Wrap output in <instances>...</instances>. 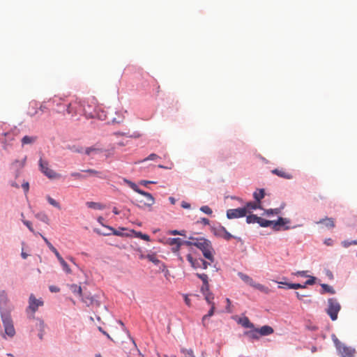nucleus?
I'll return each instance as SVG.
<instances>
[{
    "instance_id": "f257e3e1",
    "label": "nucleus",
    "mask_w": 357,
    "mask_h": 357,
    "mask_svg": "<svg viewBox=\"0 0 357 357\" xmlns=\"http://www.w3.org/2000/svg\"><path fill=\"white\" fill-rule=\"evenodd\" d=\"M64 110H66L67 114L71 116H75L82 113L88 118H93L95 116L93 112H88L86 108L83 107L81 102L77 100L63 105V109H59L57 112L64 114Z\"/></svg>"
},
{
    "instance_id": "f03ea898",
    "label": "nucleus",
    "mask_w": 357,
    "mask_h": 357,
    "mask_svg": "<svg viewBox=\"0 0 357 357\" xmlns=\"http://www.w3.org/2000/svg\"><path fill=\"white\" fill-rule=\"evenodd\" d=\"M195 246L202 252V254L206 259L211 262L214 261V250L210 241L204 238H196V243H195Z\"/></svg>"
},
{
    "instance_id": "7ed1b4c3",
    "label": "nucleus",
    "mask_w": 357,
    "mask_h": 357,
    "mask_svg": "<svg viewBox=\"0 0 357 357\" xmlns=\"http://www.w3.org/2000/svg\"><path fill=\"white\" fill-rule=\"evenodd\" d=\"M1 317L5 334L10 337H13L15 334V330L10 317V313L3 312Z\"/></svg>"
},
{
    "instance_id": "20e7f679",
    "label": "nucleus",
    "mask_w": 357,
    "mask_h": 357,
    "mask_svg": "<svg viewBox=\"0 0 357 357\" xmlns=\"http://www.w3.org/2000/svg\"><path fill=\"white\" fill-rule=\"evenodd\" d=\"M340 309L341 306L335 298H332L328 300L326 312L333 321H335L337 319V314Z\"/></svg>"
},
{
    "instance_id": "39448f33",
    "label": "nucleus",
    "mask_w": 357,
    "mask_h": 357,
    "mask_svg": "<svg viewBox=\"0 0 357 357\" xmlns=\"http://www.w3.org/2000/svg\"><path fill=\"white\" fill-rule=\"evenodd\" d=\"M43 305V301L37 299L33 294H31L29 299V306L26 309V312H31V314L29 316V319H33L35 318L34 313L37 311L38 307Z\"/></svg>"
},
{
    "instance_id": "423d86ee",
    "label": "nucleus",
    "mask_w": 357,
    "mask_h": 357,
    "mask_svg": "<svg viewBox=\"0 0 357 357\" xmlns=\"http://www.w3.org/2000/svg\"><path fill=\"white\" fill-rule=\"evenodd\" d=\"M8 298L7 294L5 291H1L0 292V312L1 314L3 312L10 313L12 310V307L9 304Z\"/></svg>"
},
{
    "instance_id": "0eeeda50",
    "label": "nucleus",
    "mask_w": 357,
    "mask_h": 357,
    "mask_svg": "<svg viewBox=\"0 0 357 357\" xmlns=\"http://www.w3.org/2000/svg\"><path fill=\"white\" fill-rule=\"evenodd\" d=\"M39 166L40 171L48 178H54L56 177V174L54 170L49 167L47 161L43 160L42 158L39 160Z\"/></svg>"
},
{
    "instance_id": "6e6552de",
    "label": "nucleus",
    "mask_w": 357,
    "mask_h": 357,
    "mask_svg": "<svg viewBox=\"0 0 357 357\" xmlns=\"http://www.w3.org/2000/svg\"><path fill=\"white\" fill-rule=\"evenodd\" d=\"M336 345L342 357H357V352L354 349L344 344H337Z\"/></svg>"
},
{
    "instance_id": "1a4fd4ad",
    "label": "nucleus",
    "mask_w": 357,
    "mask_h": 357,
    "mask_svg": "<svg viewBox=\"0 0 357 357\" xmlns=\"http://www.w3.org/2000/svg\"><path fill=\"white\" fill-rule=\"evenodd\" d=\"M213 234L220 238L229 241L234 236L225 229V227L219 225L213 229Z\"/></svg>"
},
{
    "instance_id": "9d476101",
    "label": "nucleus",
    "mask_w": 357,
    "mask_h": 357,
    "mask_svg": "<svg viewBox=\"0 0 357 357\" xmlns=\"http://www.w3.org/2000/svg\"><path fill=\"white\" fill-rule=\"evenodd\" d=\"M246 216V210L243 208L229 209L227 211L228 219L239 218Z\"/></svg>"
},
{
    "instance_id": "9b49d317",
    "label": "nucleus",
    "mask_w": 357,
    "mask_h": 357,
    "mask_svg": "<svg viewBox=\"0 0 357 357\" xmlns=\"http://www.w3.org/2000/svg\"><path fill=\"white\" fill-rule=\"evenodd\" d=\"M166 243L172 246V251L174 253H178L183 244V241L180 238H169Z\"/></svg>"
},
{
    "instance_id": "f8f14e48",
    "label": "nucleus",
    "mask_w": 357,
    "mask_h": 357,
    "mask_svg": "<svg viewBox=\"0 0 357 357\" xmlns=\"http://www.w3.org/2000/svg\"><path fill=\"white\" fill-rule=\"evenodd\" d=\"M109 123H120L123 122L124 119V116L123 113L114 112L113 109H111V112L109 113Z\"/></svg>"
},
{
    "instance_id": "ddd939ff",
    "label": "nucleus",
    "mask_w": 357,
    "mask_h": 357,
    "mask_svg": "<svg viewBox=\"0 0 357 357\" xmlns=\"http://www.w3.org/2000/svg\"><path fill=\"white\" fill-rule=\"evenodd\" d=\"M271 173L285 179H291L293 178L292 174L287 172L284 168L274 169L271 170Z\"/></svg>"
},
{
    "instance_id": "4468645a",
    "label": "nucleus",
    "mask_w": 357,
    "mask_h": 357,
    "mask_svg": "<svg viewBox=\"0 0 357 357\" xmlns=\"http://www.w3.org/2000/svg\"><path fill=\"white\" fill-rule=\"evenodd\" d=\"M143 193H144V194H141V195L146 197V202H143L142 200H139L138 202L141 204H143L142 206L151 207V206H153L154 204L155 199L153 198L152 195L150 194L149 192H145L143 190Z\"/></svg>"
},
{
    "instance_id": "2eb2a0df",
    "label": "nucleus",
    "mask_w": 357,
    "mask_h": 357,
    "mask_svg": "<svg viewBox=\"0 0 357 357\" xmlns=\"http://www.w3.org/2000/svg\"><path fill=\"white\" fill-rule=\"evenodd\" d=\"M196 275L202 281V286L201 287V291H208L209 288L208 278L205 273H197Z\"/></svg>"
},
{
    "instance_id": "dca6fc26",
    "label": "nucleus",
    "mask_w": 357,
    "mask_h": 357,
    "mask_svg": "<svg viewBox=\"0 0 357 357\" xmlns=\"http://www.w3.org/2000/svg\"><path fill=\"white\" fill-rule=\"evenodd\" d=\"M289 219L280 217L278 220H273V229L279 231L281 226H284L286 224L289 223Z\"/></svg>"
},
{
    "instance_id": "f3484780",
    "label": "nucleus",
    "mask_w": 357,
    "mask_h": 357,
    "mask_svg": "<svg viewBox=\"0 0 357 357\" xmlns=\"http://www.w3.org/2000/svg\"><path fill=\"white\" fill-rule=\"evenodd\" d=\"M111 112V109L109 110H101L97 113H93L95 114L94 117L97 116L98 119H100L102 121H107V123H109V113Z\"/></svg>"
},
{
    "instance_id": "a211bd4d",
    "label": "nucleus",
    "mask_w": 357,
    "mask_h": 357,
    "mask_svg": "<svg viewBox=\"0 0 357 357\" xmlns=\"http://www.w3.org/2000/svg\"><path fill=\"white\" fill-rule=\"evenodd\" d=\"M238 323L244 328H254V324L250 322V319L247 317L240 318Z\"/></svg>"
},
{
    "instance_id": "6ab92c4d",
    "label": "nucleus",
    "mask_w": 357,
    "mask_h": 357,
    "mask_svg": "<svg viewBox=\"0 0 357 357\" xmlns=\"http://www.w3.org/2000/svg\"><path fill=\"white\" fill-rule=\"evenodd\" d=\"M258 331L261 336L269 335L274 332L273 328L269 326H263L260 328H258Z\"/></svg>"
},
{
    "instance_id": "aec40b11",
    "label": "nucleus",
    "mask_w": 357,
    "mask_h": 357,
    "mask_svg": "<svg viewBox=\"0 0 357 357\" xmlns=\"http://www.w3.org/2000/svg\"><path fill=\"white\" fill-rule=\"evenodd\" d=\"M246 210V215L248 213H250L252 210H255L258 208H260V204L256 201V202H248L245 207H243Z\"/></svg>"
},
{
    "instance_id": "412c9836",
    "label": "nucleus",
    "mask_w": 357,
    "mask_h": 357,
    "mask_svg": "<svg viewBox=\"0 0 357 357\" xmlns=\"http://www.w3.org/2000/svg\"><path fill=\"white\" fill-rule=\"evenodd\" d=\"M318 224L322 223L328 228H333L335 227L334 220L332 218H325L317 222Z\"/></svg>"
},
{
    "instance_id": "4be33fe9",
    "label": "nucleus",
    "mask_w": 357,
    "mask_h": 357,
    "mask_svg": "<svg viewBox=\"0 0 357 357\" xmlns=\"http://www.w3.org/2000/svg\"><path fill=\"white\" fill-rule=\"evenodd\" d=\"M215 304H213L212 305H211V309L210 310L208 311V314H205L203 317H202V325L204 326V327H207V324H206V319L211 317H212L214 314V312H215Z\"/></svg>"
},
{
    "instance_id": "5701e85b",
    "label": "nucleus",
    "mask_w": 357,
    "mask_h": 357,
    "mask_svg": "<svg viewBox=\"0 0 357 357\" xmlns=\"http://www.w3.org/2000/svg\"><path fill=\"white\" fill-rule=\"evenodd\" d=\"M202 293L204 294L205 300L210 305L215 304L213 301L214 299V296L213 293L210 291L209 288H208V291H202Z\"/></svg>"
},
{
    "instance_id": "b1692460",
    "label": "nucleus",
    "mask_w": 357,
    "mask_h": 357,
    "mask_svg": "<svg viewBox=\"0 0 357 357\" xmlns=\"http://www.w3.org/2000/svg\"><path fill=\"white\" fill-rule=\"evenodd\" d=\"M70 289L71 291L76 296L81 298L82 296V291L80 286H78L75 284H73L69 285Z\"/></svg>"
},
{
    "instance_id": "393cba45",
    "label": "nucleus",
    "mask_w": 357,
    "mask_h": 357,
    "mask_svg": "<svg viewBox=\"0 0 357 357\" xmlns=\"http://www.w3.org/2000/svg\"><path fill=\"white\" fill-rule=\"evenodd\" d=\"M238 275L239 276V278L243 281L245 282L246 284L250 285L252 287V285L254 283V280H252V278H250L249 275H246V274H244L241 272H239L238 273Z\"/></svg>"
},
{
    "instance_id": "a878e982",
    "label": "nucleus",
    "mask_w": 357,
    "mask_h": 357,
    "mask_svg": "<svg viewBox=\"0 0 357 357\" xmlns=\"http://www.w3.org/2000/svg\"><path fill=\"white\" fill-rule=\"evenodd\" d=\"M258 224L262 227H271L273 229V220H268L259 217Z\"/></svg>"
},
{
    "instance_id": "bb28decb",
    "label": "nucleus",
    "mask_w": 357,
    "mask_h": 357,
    "mask_svg": "<svg viewBox=\"0 0 357 357\" xmlns=\"http://www.w3.org/2000/svg\"><path fill=\"white\" fill-rule=\"evenodd\" d=\"M102 152H103V149L98 148L96 146L86 148L85 150V153L89 155L91 153L98 154Z\"/></svg>"
},
{
    "instance_id": "cd10ccee",
    "label": "nucleus",
    "mask_w": 357,
    "mask_h": 357,
    "mask_svg": "<svg viewBox=\"0 0 357 357\" xmlns=\"http://www.w3.org/2000/svg\"><path fill=\"white\" fill-rule=\"evenodd\" d=\"M187 259L193 268L196 269L200 267L199 261L197 259H194L190 254L187 255Z\"/></svg>"
},
{
    "instance_id": "c85d7f7f",
    "label": "nucleus",
    "mask_w": 357,
    "mask_h": 357,
    "mask_svg": "<svg viewBox=\"0 0 357 357\" xmlns=\"http://www.w3.org/2000/svg\"><path fill=\"white\" fill-rule=\"evenodd\" d=\"M252 330L250 331H247L245 333V335L248 336L252 339H259V332L258 331V328H252Z\"/></svg>"
},
{
    "instance_id": "c756f323",
    "label": "nucleus",
    "mask_w": 357,
    "mask_h": 357,
    "mask_svg": "<svg viewBox=\"0 0 357 357\" xmlns=\"http://www.w3.org/2000/svg\"><path fill=\"white\" fill-rule=\"evenodd\" d=\"M37 137L34 136H28L26 135L22 139V146L25 144H31L36 142Z\"/></svg>"
},
{
    "instance_id": "7c9ffc66",
    "label": "nucleus",
    "mask_w": 357,
    "mask_h": 357,
    "mask_svg": "<svg viewBox=\"0 0 357 357\" xmlns=\"http://www.w3.org/2000/svg\"><path fill=\"white\" fill-rule=\"evenodd\" d=\"M265 193L264 189H259L253 194L255 200L260 204V201L264 197Z\"/></svg>"
},
{
    "instance_id": "2f4dec72",
    "label": "nucleus",
    "mask_w": 357,
    "mask_h": 357,
    "mask_svg": "<svg viewBox=\"0 0 357 357\" xmlns=\"http://www.w3.org/2000/svg\"><path fill=\"white\" fill-rule=\"evenodd\" d=\"M86 205L90 208H93V209H96V210H101L102 208V206L101 205V204L100 203H98V202H87L86 203Z\"/></svg>"
},
{
    "instance_id": "473e14b6",
    "label": "nucleus",
    "mask_w": 357,
    "mask_h": 357,
    "mask_svg": "<svg viewBox=\"0 0 357 357\" xmlns=\"http://www.w3.org/2000/svg\"><path fill=\"white\" fill-rule=\"evenodd\" d=\"M259 217L257 216L256 215H246V222L248 224L250 223H258Z\"/></svg>"
},
{
    "instance_id": "72a5a7b5",
    "label": "nucleus",
    "mask_w": 357,
    "mask_h": 357,
    "mask_svg": "<svg viewBox=\"0 0 357 357\" xmlns=\"http://www.w3.org/2000/svg\"><path fill=\"white\" fill-rule=\"evenodd\" d=\"M146 258L155 265H158L160 262L155 254L147 255Z\"/></svg>"
},
{
    "instance_id": "f704fd0d",
    "label": "nucleus",
    "mask_w": 357,
    "mask_h": 357,
    "mask_svg": "<svg viewBox=\"0 0 357 357\" xmlns=\"http://www.w3.org/2000/svg\"><path fill=\"white\" fill-rule=\"evenodd\" d=\"M38 113H39V112H38V107H36V105L35 104V105L31 106L29 108V110L27 114L29 116L33 117V116H36V114H38Z\"/></svg>"
},
{
    "instance_id": "c9c22d12",
    "label": "nucleus",
    "mask_w": 357,
    "mask_h": 357,
    "mask_svg": "<svg viewBox=\"0 0 357 357\" xmlns=\"http://www.w3.org/2000/svg\"><path fill=\"white\" fill-rule=\"evenodd\" d=\"M127 183L129 184V186L136 192L139 194H144L143 190L139 189V187L133 182L126 181Z\"/></svg>"
},
{
    "instance_id": "e433bc0d",
    "label": "nucleus",
    "mask_w": 357,
    "mask_h": 357,
    "mask_svg": "<svg viewBox=\"0 0 357 357\" xmlns=\"http://www.w3.org/2000/svg\"><path fill=\"white\" fill-rule=\"evenodd\" d=\"M36 218H37L38 219H39L40 220L45 222V223H48L49 218L45 213H37L36 215Z\"/></svg>"
},
{
    "instance_id": "4c0bfd02",
    "label": "nucleus",
    "mask_w": 357,
    "mask_h": 357,
    "mask_svg": "<svg viewBox=\"0 0 357 357\" xmlns=\"http://www.w3.org/2000/svg\"><path fill=\"white\" fill-rule=\"evenodd\" d=\"M321 288L322 289L324 290V292H328V293H330L331 294H334L335 293L334 289L329 286L328 284H321Z\"/></svg>"
},
{
    "instance_id": "58836bf2",
    "label": "nucleus",
    "mask_w": 357,
    "mask_h": 357,
    "mask_svg": "<svg viewBox=\"0 0 357 357\" xmlns=\"http://www.w3.org/2000/svg\"><path fill=\"white\" fill-rule=\"evenodd\" d=\"M135 235L136 237L140 238L144 241H149L150 237L147 234H144L141 231H135Z\"/></svg>"
},
{
    "instance_id": "ea45409f",
    "label": "nucleus",
    "mask_w": 357,
    "mask_h": 357,
    "mask_svg": "<svg viewBox=\"0 0 357 357\" xmlns=\"http://www.w3.org/2000/svg\"><path fill=\"white\" fill-rule=\"evenodd\" d=\"M47 199L48 202L50 203V204H51L52 206H53L59 209L61 208V206H60L59 203L57 202L56 200H54L51 197L47 196Z\"/></svg>"
},
{
    "instance_id": "a19ab883",
    "label": "nucleus",
    "mask_w": 357,
    "mask_h": 357,
    "mask_svg": "<svg viewBox=\"0 0 357 357\" xmlns=\"http://www.w3.org/2000/svg\"><path fill=\"white\" fill-rule=\"evenodd\" d=\"M22 222L34 235L40 234L39 232L35 231L34 229L32 227V224L31 222H29L28 220H22Z\"/></svg>"
},
{
    "instance_id": "79ce46f5",
    "label": "nucleus",
    "mask_w": 357,
    "mask_h": 357,
    "mask_svg": "<svg viewBox=\"0 0 357 357\" xmlns=\"http://www.w3.org/2000/svg\"><path fill=\"white\" fill-rule=\"evenodd\" d=\"M83 172H87L91 175H94V176H97L100 178H103V176H102V173L100 172H98L96 170H94V169H86V170H83Z\"/></svg>"
},
{
    "instance_id": "37998d69",
    "label": "nucleus",
    "mask_w": 357,
    "mask_h": 357,
    "mask_svg": "<svg viewBox=\"0 0 357 357\" xmlns=\"http://www.w3.org/2000/svg\"><path fill=\"white\" fill-rule=\"evenodd\" d=\"M197 260L199 261V264H200L199 268H202L203 269H206L208 267V266H210L212 263L210 261H206L202 259H198Z\"/></svg>"
},
{
    "instance_id": "c03bdc74",
    "label": "nucleus",
    "mask_w": 357,
    "mask_h": 357,
    "mask_svg": "<svg viewBox=\"0 0 357 357\" xmlns=\"http://www.w3.org/2000/svg\"><path fill=\"white\" fill-rule=\"evenodd\" d=\"M252 287L256 288L257 289H259L261 291H264V292H267L268 291V288L264 287V285L261 284H259V283H256L254 282L253 284L252 285Z\"/></svg>"
},
{
    "instance_id": "a18cd8bd",
    "label": "nucleus",
    "mask_w": 357,
    "mask_h": 357,
    "mask_svg": "<svg viewBox=\"0 0 357 357\" xmlns=\"http://www.w3.org/2000/svg\"><path fill=\"white\" fill-rule=\"evenodd\" d=\"M181 351L184 355L183 357H195V356L194 355V352L192 349H182Z\"/></svg>"
},
{
    "instance_id": "49530a36",
    "label": "nucleus",
    "mask_w": 357,
    "mask_h": 357,
    "mask_svg": "<svg viewBox=\"0 0 357 357\" xmlns=\"http://www.w3.org/2000/svg\"><path fill=\"white\" fill-rule=\"evenodd\" d=\"M42 238L43 239V241H45V243H46V245L48 246V248H50V250L52 252L53 250H54L56 248L53 246V245L48 241V239L45 237L43 235H42L41 234H39Z\"/></svg>"
},
{
    "instance_id": "de8ad7c7",
    "label": "nucleus",
    "mask_w": 357,
    "mask_h": 357,
    "mask_svg": "<svg viewBox=\"0 0 357 357\" xmlns=\"http://www.w3.org/2000/svg\"><path fill=\"white\" fill-rule=\"evenodd\" d=\"M288 288L292 289H298L301 288V284L298 283H286L285 284Z\"/></svg>"
},
{
    "instance_id": "09e8293b",
    "label": "nucleus",
    "mask_w": 357,
    "mask_h": 357,
    "mask_svg": "<svg viewBox=\"0 0 357 357\" xmlns=\"http://www.w3.org/2000/svg\"><path fill=\"white\" fill-rule=\"evenodd\" d=\"M167 234L169 235H181L184 236L185 235V231H178V230H169L167 231Z\"/></svg>"
},
{
    "instance_id": "8fccbe9b",
    "label": "nucleus",
    "mask_w": 357,
    "mask_h": 357,
    "mask_svg": "<svg viewBox=\"0 0 357 357\" xmlns=\"http://www.w3.org/2000/svg\"><path fill=\"white\" fill-rule=\"evenodd\" d=\"M200 210L207 215H211L213 211L211 208L208 206H203L200 208Z\"/></svg>"
},
{
    "instance_id": "3c124183",
    "label": "nucleus",
    "mask_w": 357,
    "mask_h": 357,
    "mask_svg": "<svg viewBox=\"0 0 357 357\" xmlns=\"http://www.w3.org/2000/svg\"><path fill=\"white\" fill-rule=\"evenodd\" d=\"M342 245L344 248H348L351 245H357V240L352 241H344L342 242Z\"/></svg>"
},
{
    "instance_id": "603ef678",
    "label": "nucleus",
    "mask_w": 357,
    "mask_h": 357,
    "mask_svg": "<svg viewBox=\"0 0 357 357\" xmlns=\"http://www.w3.org/2000/svg\"><path fill=\"white\" fill-rule=\"evenodd\" d=\"M60 264H61L64 271H66L67 273H71V272H72L71 269L70 268L68 264L65 261V260Z\"/></svg>"
},
{
    "instance_id": "864d4df0",
    "label": "nucleus",
    "mask_w": 357,
    "mask_h": 357,
    "mask_svg": "<svg viewBox=\"0 0 357 357\" xmlns=\"http://www.w3.org/2000/svg\"><path fill=\"white\" fill-rule=\"evenodd\" d=\"M280 210L279 208L268 209V210L266 211V213L268 215H274V214L278 215L280 213Z\"/></svg>"
},
{
    "instance_id": "5fc2aeb1",
    "label": "nucleus",
    "mask_w": 357,
    "mask_h": 357,
    "mask_svg": "<svg viewBox=\"0 0 357 357\" xmlns=\"http://www.w3.org/2000/svg\"><path fill=\"white\" fill-rule=\"evenodd\" d=\"M52 252L55 255V256L56 257L57 259L59 260V261L60 263L63 262L64 261V259H63V257L61 256V255L59 254V252L57 251L56 249H55L54 250L52 251Z\"/></svg>"
},
{
    "instance_id": "6e6d98bb",
    "label": "nucleus",
    "mask_w": 357,
    "mask_h": 357,
    "mask_svg": "<svg viewBox=\"0 0 357 357\" xmlns=\"http://www.w3.org/2000/svg\"><path fill=\"white\" fill-rule=\"evenodd\" d=\"M309 279L305 282V284L312 285L315 283V278L313 276H307Z\"/></svg>"
},
{
    "instance_id": "4d7b16f0",
    "label": "nucleus",
    "mask_w": 357,
    "mask_h": 357,
    "mask_svg": "<svg viewBox=\"0 0 357 357\" xmlns=\"http://www.w3.org/2000/svg\"><path fill=\"white\" fill-rule=\"evenodd\" d=\"M190 239H192V241H183V244H185L188 246H191V245L195 246V243H196V238H190Z\"/></svg>"
},
{
    "instance_id": "13d9d810",
    "label": "nucleus",
    "mask_w": 357,
    "mask_h": 357,
    "mask_svg": "<svg viewBox=\"0 0 357 357\" xmlns=\"http://www.w3.org/2000/svg\"><path fill=\"white\" fill-rule=\"evenodd\" d=\"M159 156L155 153H151L146 158H145L144 160V161H146V160H155L157 158H158Z\"/></svg>"
},
{
    "instance_id": "bf43d9fd",
    "label": "nucleus",
    "mask_w": 357,
    "mask_h": 357,
    "mask_svg": "<svg viewBox=\"0 0 357 357\" xmlns=\"http://www.w3.org/2000/svg\"><path fill=\"white\" fill-rule=\"evenodd\" d=\"M22 188H23L25 193H27L29 190V184L28 182H24L22 184Z\"/></svg>"
},
{
    "instance_id": "052dcab7",
    "label": "nucleus",
    "mask_w": 357,
    "mask_h": 357,
    "mask_svg": "<svg viewBox=\"0 0 357 357\" xmlns=\"http://www.w3.org/2000/svg\"><path fill=\"white\" fill-rule=\"evenodd\" d=\"M71 176L77 178H84L85 177L84 176L78 172H73L71 174Z\"/></svg>"
},
{
    "instance_id": "680f3d73",
    "label": "nucleus",
    "mask_w": 357,
    "mask_h": 357,
    "mask_svg": "<svg viewBox=\"0 0 357 357\" xmlns=\"http://www.w3.org/2000/svg\"><path fill=\"white\" fill-rule=\"evenodd\" d=\"M49 289L51 292H59L60 291L59 287L53 285L50 286Z\"/></svg>"
},
{
    "instance_id": "e2e57ef3",
    "label": "nucleus",
    "mask_w": 357,
    "mask_h": 357,
    "mask_svg": "<svg viewBox=\"0 0 357 357\" xmlns=\"http://www.w3.org/2000/svg\"><path fill=\"white\" fill-rule=\"evenodd\" d=\"M140 183H141L142 185H143L146 186V185H147V184H149V183H156V182H155V181H145V180H144V181H142L140 182Z\"/></svg>"
},
{
    "instance_id": "0e129e2a",
    "label": "nucleus",
    "mask_w": 357,
    "mask_h": 357,
    "mask_svg": "<svg viewBox=\"0 0 357 357\" xmlns=\"http://www.w3.org/2000/svg\"><path fill=\"white\" fill-rule=\"evenodd\" d=\"M181 206L183 208H190V204L189 203L185 202H182Z\"/></svg>"
},
{
    "instance_id": "69168bd1",
    "label": "nucleus",
    "mask_w": 357,
    "mask_h": 357,
    "mask_svg": "<svg viewBox=\"0 0 357 357\" xmlns=\"http://www.w3.org/2000/svg\"><path fill=\"white\" fill-rule=\"evenodd\" d=\"M295 275H301V276H303V277H307V275H306V271H297Z\"/></svg>"
},
{
    "instance_id": "338daca9",
    "label": "nucleus",
    "mask_w": 357,
    "mask_h": 357,
    "mask_svg": "<svg viewBox=\"0 0 357 357\" xmlns=\"http://www.w3.org/2000/svg\"><path fill=\"white\" fill-rule=\"evenodd\" d=\"M98 330L102 333L104 334L105 335H106L109 339H111V337L109 336V335L101 327H98Z\"/></svg>"
},
{
    "instance_id": "774afa93",
    "label": "nucleus",
    "mask_w": 357,
    "mask_h": 357,
    "mask_svg": "<svg viewBox=\"0 0 357 357\" xmlns=\"http://www.w3.org/2000/svg\"><path fill=\"white\" fill-rule=\"evenodd\" d=\"M38 112L40 111L41 112H44L47 109V107L45 105H41L40 106V107L38 108Z\"/></svg>"
}]
</instances>
